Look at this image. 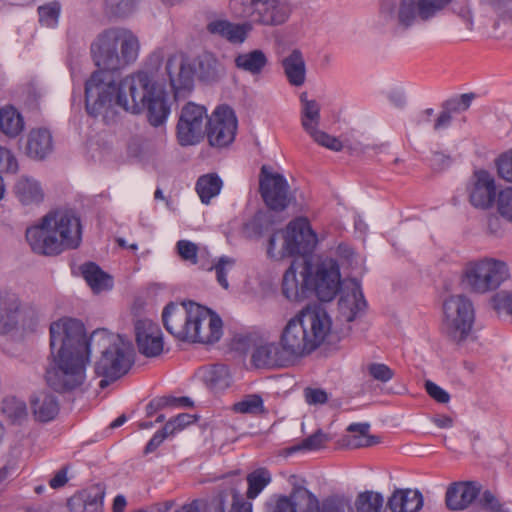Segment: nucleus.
Masks as SVG:
<instances>
[{
	"label": "nucleus",
	"mask_w": 512,
	"mask_h": 512,
	"mask_svg": "<svg viewBox=\"0 0 512 512\" xmlns=\"http://www.w3.org/2000/svg\"><path fill=\"white\" fill-rule=\"evenodd\" d=\"M139 50L138 37L122 27L106 29L92 41L90 54L98 69L85 82V107L89 115L107 118L111 114L112 97L120 87L114 72L134 63Z\"/></svg>",
	"instance_id": "obj_1"
},
{
	"label": "nucleus",
	"mask_w": 512,
	"mask_h": 512,
	"mask_svg": "<svg viewBox=\"0 0 512 512\" xmlns=\"http://www.w3.org/2000/svg\"><path fill=\"white\" fill-rule=\"evenodd\" d=\"M115 107L132 114L146 109L148 121L154 127L164 124L170 114L166 92L145 71H137L120 80L119 91L112 97L111 114L104 120L114 116Z\"/></svg>",
	"instance_id": "obj_2"
},
{
	"label": "nucleus",
	"mask_w": 512,
	"mask_h": 512,
	"mask_svg": "<svg viewBox=\"0 0 512 512\" xmlns=\"http://www.w3.org/2000/svg\"><path fill=\"white\" fill-rule=\"evenodd\" d=\"M31 249L41 255H57L77 248L82 239L80 218L70 209H56L26 230Z\"/></svg>",
	"instance_id": "obj_3"
},
{
	"label": "nucleus",
	"mask_w": 512,
	"mask_h": 512,
	"mask_svg": "<svg viewBox=\"0 0 512 512\" xmlns=\"http://www.w3.org/2000/svg\"><path fill=\"white\" fill-rule=\"evenodd\" d=\"M331 331V319L320 306H307L293 316L280 333V343L293 363L315 351Z\"/></svg>",
	"instance_id": "obj_4"
},
{
	"label": "nucleus",
	"mask_w": 512,
	"mask_h": 512,
	"mask_svg": "<svg viewBox=\"0 0 512 512\" xmlns=\"http://www.w3.org/2000/svg\"><path fill=\"white\" fill-rule=\"evenodd\" d=\"M93 351L101 353L94 366L95 374L103 378L101 388L125 375L133 363L131 342L106 329H97L90 335L89 354Z\"/></svg>",
	"instance_id": "obj_5"
},
{
	"label": "nucleus",
	"mask_w": 512,
	"mask_h": 512,
	"mask_svg": "<svg viewBox=\"0 0 512 512\" xmlns=\"http://www.w3.org/2000/svg\"><path fill=\"white\" fill-rule=\"evenodd\" d=\"M318 243L316 233L305 217L291 221L286 230L273 233L267 246V255L274 260H282L294 255H307L314 251Z\"/></svg>",
	"instance_id": "obj_6"
},
{
	"label": "nucleus",
	"mask_w": 512,
	"mask_h": 512,
	"mask_svg": "<svg viewBox=\"0 0 512 512\" xmlns=\"http://www.w3.org/2000/svg\"><path fill=\"white\" fill-rule=\"evenodd\" d=\"M453 0H383L380 14L399 28L408 29L419 22H428L441 14Z\"/></svg>",
	"instance_id": "obj_7"
},
{
	"label": "nucleus",
	"mask_w": 512,
	"mask_h": 512,
	"mask_svg": "<svg viewBox=\"0 0 512 512\" xmlns=\"http://www.w3.org/2000/svg\"><path fill=\"white\" fill-rule=\"evenodd\" d=\"M510 277L506 262L493 257L468 261L461 273V283L474 294H487L497 290Z\"/></svg>",
	"instance_id": "obj_8"
},
{
	"label": "nucleus",
	"mask_w": 512,
	"mask_h": 512,
	"mask_svg": "<svg viewBox=\"0 0 512 512\" xmlns=\"http://www.w3.org/2000/svg\"><path fill=\"white\" fill-rule=\"evenodd\" d=\"M89 354H51L46 369L47 384L58 392H68L83 385Z\"/></svg>",
	"instance_id": "obj_9"
},
{
	"label": "nucleus",
	"mask_w": 512,
	"mask_h": 512,
	"mask_svg": "<svg viewBox=\"0 0 512 512\" xmlns=\"http://www.w3.org/2000/svg\"><path fill=\"white\" fill-rule=\"evenodd\" d=\"M229 8L234 17L265 26L283 24L291 12L282 0H230Z\"/></svg>",
	"instance_id": "obj_10"
},
{
	"label": "nucleus",
	"mask_w": 512,
	"mask_h": 512,
	"mask_svg": "<svg viewBox=\"0 0 512 512\" xmlns=\"http://www.w3.org/2000/svg\"><path fill=\"white\" fill-rule=\"evenodd\" d=\"M51 354H89L90 337L82 321L62 317L50 324Z\"/></svg>",
	"instance_id": "obj_11"
},
{
	"label": "nucleus",
	"mask_w": 512,
	"mask_h": 512,
	"mask_svg": "<svg viewBox=\"0 0 512 512\" xmlns=\"http://www.w3.org/2000/svg\"><path fill=\"white\" fill-rule=\"evenodd\" d=\"M475 319L472 301L465 295H452L443 302V332L454 342L465 340Z\"/></svg>",
	"instance_id": "obj_12"
},
{
	"label": "nucleus",
	"mask_w": 512,
	"mask_h": 512,
	"mask_svg": "<svg viewBox=\"0 0 512 512\" xmlns=\"http://www.w3.org/2000/svg\"><path fill=\"white\" fill-rule=\"evenodd\" d=\"M38 322L36 311L26 305L20 297L8 290L0 292V336L18 328L33 330Z\"/></svg>",
	"instance_id": "obj_13"
},
{
	"label": "nucleus",
	"mask_w": 512,
	"mask_h": 512,
	"mask_svg": "<svg viewBox=\"0 0 512 512\" xmlns=\"http://www.w3.org/2000/svg\"><path fill=\"white\" fill-rule=\"evenodd\" d=\"M238 128L234 110L227 106H218L207 119L206 136L210 146L225 148L232 144Z\"/></svg>",
	"instance_id": "obj_14"
},
{
	"label": "nucleus",
	"mask_w": 512,
	"mask_h": 512,
	"mask_svg": "<svg viewBox=\"0 0 512 512\" xmlns=\"http://www.w3.org/2000/svg\"><path fill=\"white\" fill-rule=\"evenodd\" d=\"M261 196L271 210L283 211L294 199L285 177L263 165L259 176Z\"/></svg>",
	"instance_id": "obj_15"
},
{
	"label": "nucleus",
	"mask_w": 512,
	"mask_h": 512,
	"mask_svg": "<svg viewBox=\"0 0 512 512\" xmlns=\"http://www.w3.org/2000/svg\"><path fill=\"white\" fill-rule=\"evenodd\" d=\"M193 313L186 341L210 344L217 342L222 336V320L210 309L198 305Z\"/></svg>",
	"instance_id": "obj_16"
},
{
	"label": "nucleus",
	"mask_w": 512,
	"mask_h": 512,
	"mask_svg": "<svg viewBox=\"0 0 512 512\" xmlns=\"http://www.w3.org/2000/svg\"><path fill=\"white\" fill-rule=\"evenodd\" d=\"M311 294L315 293L320 301H331L340 288V271L337 262L325 259L311 269Z\"/></svg>",
	"instance_id": "obj_17"
},
{
	"label": "nucleus",
	"mask_w": 512,
	"mask_h": 512,
	"mask_svg": "<svg viewBox=\"0 0 512 512\" xmlns=\"http://www.w3.org/2000/svg\"><path fill=\"white\" fill-rule=\"evenodd\" d=\"M207 111L204 106L186 104L181 111L177 124V139L181 146L195 145L204 135V120Z\"/></svg>",
	"instance_id": "obj_18"
},
{
	"label": "nucleus",
	"mask_w": 512,
	"mask_h": 512,
	"mask_svg": "<svg viewBox=\"0 0 512 512\" xmlns=\"http://www.w3.org/2000/svg\"><path fill=\"white\" fill-rule=\"evenodd\" d=\"M311 264L294 260L283 276L282 292L290 301H302L311 294Z\"/></svg>",
	"instance_id": "obj_19"
},
{
	"label": "nucleus",
	"mask_w": 512,
	"mask_h": 512,
	"mask_svg": "<svg viewBox=\"0 0 512 512\" xmlns=\"http://www.w3.org/2000/svg\"><path fill=\"white\" fill-rule=\"evenodd\" d=\"M302 103L301 124L303 129L319 145L333 151H340L343 147L341 141L324 131L318 129L320 124V105L315 100H308L306 94L300 97Z\"/></svg>",
	"instance_id": "obj_20"
},
{
	"label": "nucleus",
	"mask_w": 512,
	"mask_h": 512,
	"mask_svg": "<svg viewBox=\"0 0 512 512\" xmlns=\"http://www.w3.org/2000/svg\"><path fill=\"white\" fill-rule=\"evenodd\" d=\"M198 305L192 301L168 304L162 313L165 329L178 340L186 341Z\"/></svg>",
	"instance_id": "obj_21"
},
{
	"label": "nucleus",
	"mask_w": 512,
	"mask_h": 512,
	"mask_svg": "<svg viewBox=\"0 0 512 512\" xmlns=\"http://www.w3.org/2000/svg\"><path fill=\"white\" fill-rule=\"evenodd\" d=\"M251 362L256 368H283L293 364L280 341H261L254 345Z\"/></svg>",
	"instance_id": "obj_22"
},
{
	"label": "nucleus",
	"mask_w": 512,
	"mask_h": 512,
	"mask_svg": "<svg viewBox=\"0 0 512 512\" xmlns=\"http://www.w3.org/2000/svg\"><path fill=\"white\" fill-rule=\"evenodd\" d=\"M138 350L146 357H156L163 351L162 331L158 324L150 319L136 320L134 324Z\"/></svg>",
	"instance_id": "obj_23"
},
{
	"label": "nucleus",
	"mask_w": 512,
	"mask_h": 512,
	"mask_svg": "<svg viewBox=\"0 0 512 512\" xmlns=\"http://www.w3.org/2000/svg\"><path fill=\"white\" fill-rule=\"evenodd\" d=\"M482 486L477 481H456L448 485L445 505L451 511L468 509L480 495Z\"/></svg>",
	"instance_id": "obj_24"
},
{
	"label": "nucleus",
	"mask_w": 512,
	"mask_h": 512,
	"mask_svg": "<svg viewBox=\"0 0 512 512\" xmlns=\"http://www.w3.org/2000/svg\"><path fill=\"white\" fill-rule=\"evenodd\" d=\"M241 480L231 483L229 488L219 493L212 501L211 509L216 512H252V500L241 493Z\"/></svg>",
	"instance_id": "obj_25"
},
{
	"label": "nucleus",
	"mask_w": 512,
	"mask_h": 512,
	"mask_svg": "<svg viewBox=\"0 0 512 512\" xmlns=\"http://www.w3.org/2000/svg\"><path fill=\"white\" fill-rule=\"evenodd\" d=\"M338 308L341 316L347 321H353L366 308V300L360 284L355 279L344 283L341 290Z\"/></svg>",
	"instance_id": "obj_26"
},
{
	"label": "nucleus",
	"mask_w": 512,
	"mask_h": 512,
	"mask_svg": "<svg viewBox=\"0 0 512 512\" xmlns=\"http://www.w3.org/2000/svg\"><path fill=\"white\" fill-rule=\"evenodd\" d=\"M496 187L494 178L484 170L474 173L473 181L469 187V198L477 208L489 207L495 199Z\"/></svg>",
	"instance_id": "obj_27"
},
{
	"label": "nucleus",
	"mask_w": 512,
	"mask_h": 512,
	"mask_svg": "<svg viewBox=\"0 0 512 512\" xmlns=\"http://www.w3.org/2000/svg\"><path fill=\"white\" fill-rule=\"evenodd\" d=\"M424 505V496L417 488H394L386 500L390 512H419Z\"/></svg>",
	"instance_id": "obj_28"
},
{
	"label": "nucleus",
	"mask_w": 512,
	"mask_h": 512,
	"mask_svg": "<svg viewBox=\"0 0 512 512\" xmlns=\"http://www.w3.org/2000/svg\"><path fill=\"white\" fill-rule=\"evenodd\" d=\"M291 486L290 497L295 512H320V502L315 494L306 487V480L297 475L288 478Z\"/></svg>",
	"instance_id": "obj_29"
},
{
	"label": "nucleus",
	"mask_w": 512,
	"mask_h": 512,
	"mask_svg": "<svg viewBox=\"0 0 512 512\" xmlns=\"http://www.w3.org/2000/svg\"><path fill=\"white\" fill-rule=\"evenodd\" d=\"M105 489L97 484L74 494L68 500V507L71 511L98 512L104 506Z\"/></svg>",
	"instance_id": "obj_30"
},
{
	"label": "nucleus",
	"mask_w": 512,
	"mask_h": 512,
	"mask_svg": "<svg viewBox=\"0 0 512 512\" xmlns=\"http://www.w3.org/2000/svg\"><path fill=\"white\" fill-rule=\"evenodd\" d=\"M166 71L174 89L180 90L191 87L194 72L183 55L174 54L170 56L166 64Z\"/></svg>",
	"instance_id": "obj_31"
},
{
	"label": "nucleus",
	"mask_w": 512,
	"mask_h": 512,
	"mask_svg": "<svg viewBox=\"0 0 512 512\" xmlns=\"http://www.w3.org/2000/svg\"><path fill=\"white\" fill-rule=\"evenodd\" d=\"M13 193L25 206H34L44 200V190L39 181L32 177L21 176L14 184Z\"/></svg>",
	"instance_id": "obj_32"
},
{
	"label": "nucleus",
	"mask_w": 512,
	"mask_h": 512,
	"mask_svg": "<svg viewBox=\"0 0 512 512\" xmlns=\"http://www.w3.org/2000/svg\"><path fill=\"white\" fill-rule=\"evenodd\" d=\"M30 409L34 419L38 422H49L59 413L57 398L47 392H40L30 400Z\"/></svg>",
	"instance_id": "obj_33"
},
{
	"label": "nucleus",
	"mask_w": 512,
	"mask_h": 512,
	"mask_svg": "<svg viewBox=\"0 0 512 512\" xmlns=\"http://www.w3.org/2000/svg\"><path fill=\"white\" fill-rule=\"evenodd\" d=\"M53 150V139L45 128L32 129L27 136L26 154L33 159H44Z\"/></svg>",
	"instance_id": "obj_34"
},
{
	"label": "nucleus",
	"mask_w": 512,
	"mask_h": 512,
	"mask_svg": "<svg viewBox=\"0 0 512 512\" xmlns=\"http://www.w3.org/2000/svg\"><path fill=\"white\" fill-rule=\"evenodd\" d=\"M281 65L290 85L300 87L305 83L306 64L300 50H292L281 60Z\"/></svg>",
	"instance_id": "obj_35"
},
{
	"label": "nucleus",
	"mask_w": 512,
	"mask_h": 512,
	"mask_svg": "<svg viewBox=\"0 0 512 512\" xmlns=\"http://www.w3.org/2000/svg\"><path fill=\"white\" fill-rule=\"evenodd\" d=\"M207 29L211 34L219 35L231 43H243L252 26L248 22L235 24L227 20H216L209 23Z\"/></svg>",
	"instance_id": "obj_36"
},
{
	"label": "nucleus",
	"mask_w": 512,
	"mask_h": 512,
	"mask_svg": "<svg viewBox=\"0 0 512 512\" xmlns=\"http://www.w3.org/2000/svg\"><path fill=\"white\" fill-rule=\"evenodd\" d=\"M25 123L20 112L12 105L0 108V132L14 139L24 130Z\"/></svg>",
	"instance_id": "obj_37"
},
{
	"label": "nucleus",
	"mask_w": 512,
	"mask_h": 512,
	"mask_svg": "<svg viewBox=\"0 0 512 512\" xmlns=\"http://www.w3.org/2000/svg\"><path fill=\"white\" fill-rule=\"evenodd\" d=\"M234 62L238 69L248 72L251 75H259L267 66L268 58L262 50L255 49L238 54Z\"/></svg>",
	"instance_id": "obj_38"
},
{
	"label": "nucleus",
	"mask_w": 512,
	"mask_h": 512,
	"mask_svg": "<svg viewBox=\"0 0 512 512\" xmlns=\"http://www.w3.org/2000/svg\"><path fill=\"white\" fill-rule=\"evenodd\" d=\"M82 275L94 293L109 290L113 286L112 278L95 263L84 264Z\"/></svg>",
	"instance_id": "obj_39"
},
{
	"label": "nucleus",
	"mask_w": 512,
	"mask_h": 512,
	"mask_svg": "<svg viewBox=\"0 0 512 512\" xmlns=\"http://www.w3.org/2000/svg\"><path fill=\"white\" fill-rule=\"evenodd\" d=\"M222 187V179L216 173H208L198 178L195 189L201 202L209 204L211 199L220 193Z\"/></svg>",
	"instance_id": "obj_40"
},
{
	"label": "nucleus",
	"mask_w": 512,
	"mask_h": 512,
	"mask_svg": "<svg viewBox=\"0 0 512 512\" xmlns=\"http://www.w3.org/2000/svg\"><path fill=\"white\" fill-rule=\"evenodd\" d=\"M385 498L381 492L365 490L358 493L354 506L356 512H382Z\"/></svg>",
	"instance_id": "obj_41"
},
{
	"label": "nucleus",
	"mask_w": 512,
	"mask_h": 512,
	"mask_svg": "<svg viewBox=\"0 0 512 512\" xmlns=\"http://www.w3.org/2000/svg\"><path fill=\"white\" fill-rule=\"evenodd\" d=\"M203 379L208 387L213 390H222L229 387L231 376L229 369L224 364H215L204 371Z\"/></svg>",
	"instance_id": "obj_42"
},
{
	"label": "nucleus",
	"mask_w": 512,
	"mask_h": 512,
	"mask_svg": "<svg viewBox=\"0 0 512 512\" xmlns=\"http://www.w3.org/2000/svg\"><path fill=\"white\" fill-rule=\"evenodd\" d=\"M1 411L9 421L17 424H21L28 416L25 402L16 397L5 398L2 402Z\"/></svg>",
	"instance_id": "obj_43"
},
{
	"label": "nucleus",
	"mask_w": 512,
	"mask_h": 512,
	"mask_svg": "<svg viewBox=\"0 0 512 512\" xmlns=\"http://www.w3.org/2000/svg\"><path fill=\"white\" fill-rule=\"evenodd\" d=\"M246 480L248 484L247 497L255 499L270 484L272 476L268 469L258 468L249 473Z\"/></svg>",
	"instance_id": "obj_44"
},
{
	"label": "nucleus",
	"mask_w": 512,
	"mask_h": 512,
	"mask_svg": "<svg viewBox=\"0 0 512 512\" xmlns=\"http://www.w3.org/2000/svg\"><path fill=\"white\" fill-rule=\"evenodd\" d=\"M232 410L236 413L254 416L266 412L264 401L259 394L245 395L240 401L233 404Z\"/></svg>",
	"instance_id": "obj_45"
},
{
	"label": "nucleus",
	"mask_w": 512,
	"mask_h": 512,
	"mask_svg": "<svg viewBox=\"0 0 512 512\" xmlns=\"http://www.w3.org/2000/svg\"><path fill=\"white\" fill-rule=\"evenodd\" d=\"M370 425L368 423H352L348 426L347 430L355 433L348 444L352 447H369L377 443L375 436L369 435Z\"/></svg>",
	"instance_id": "obj_46"
},
{
	"label": "nucleus",
	"mask_w": 512,
	"mask_h": 512,
	"mask_svg": "<svg viewBox=\"0 0 512 512\" xmlns=\"http://www.w3.org/2000/svg\"><path fill=\"white\" fill-rule=\"evenodd\" d=\"M329 440L330 438L327 434L318 430L314 434L303 439L301 443L291 446L288 449V452L296 453L299 451H315L324 447Z\"/></svg>",
	"instance_id": "obj_47"
},
{
	"label": "nucleus",
	"mask_w": 512,
	"mask_h": 512,
	"mask_svg": "<svg viewBox=\"0 0 512 512\" xmlns=\"http://www.w3.org/2000/svg\"><path fill=\"white\" fill-rule=\"evenodd\" d=\"M351 509V497L345 494H331L320 504V512H345Z\"/></svg>",
	"instance_id": "obj_48"
},
{
	"label": "nucleus",
	"mask_w": 512,
	"mask_h": 512,
	"mask_svg": "<svg viewBox=\"0 0 512 512\" xmlns=\"http://www.w3.org/2000/svg\"><path fill=\"white\" fill-rule=\"evenodd\" d=\"M61 5L58 1H52L38 7L39 21L42 26L54 28L58 24Z\"/></svg>",
	"instance_id": "obj_49"
},
{
	"label": "nucleus",
	"mask_w": 512,
	"mask_h": 512,
	"mask_svg": "<svg viewBox=\"0 0 512 512\" xmlns=\"http://www.w3.org/2000/svg\"><path fill=\"white\" fill-rule=\"evenodd\" d=\"M235 259L229 256H221L209 270H214L218 284L224 288H229V282L227 279L228 273L235 266Z\"/></svg>",
	"instance_id": "obj_50"
},
{
	"label": "nucleus",
	"mask_w": 512,
	"mask_h": 512,
	"mask_svg": "<svg viewBox=\"0 0 512 512\" xmlns=\"http://www.w3.org/2000/svg\"><path fill=\"white\" fill-rule=\"evenodd\" d=\"M492 28L496 38L512 37V5L501 17L494 19Z\"/></svg>",
	"instance_id": "obj_51"
},
{
	"label": "nucleus",
	"mask_w": 512,
	"mask_h": 512,
	"mask_svg": "<svg viewBox=\"0 0 512 512\" xmlns=\"http://www.w3.org/2000/svg\"><path fill=\"white\" fill-rule=\"evenodd\" d=\"M366 372L375 381L389 382L395 375L394 371L384 363L373 362L366 366Z\"/></svg>",
	"instance_id": "obj_52"
},
{
	"label": "nucleus",
	"mask_w": 512,
	"mask_h": 512,
	"mask_svg": "<svg viewBox=\"0 0 512 512\" xmlns=\"http://www.w3.org/2000/svg\"><path fill=\"white\" fill-rule=\"evenodd\" d=\"M453 11L464 22L468 30L473 29L474 15L470 0H455Z\"/></svg>",
	"instance_id": "obj_53"
},
{
	"label": "nucleus",
	"mask_w": 512,
	"mask_h": 512,
	"mask_svg": "<svg viewBox=\"0 0 512 512\" xmlns=\"http://www.w3.org/2000/svg\"><path fill=\"white\" fill-rule=\"evenodd\" d=\"M496 203L498 213L506 220L512 222V188L501 190Z\"/></svg>",
	"instance_id": "obj_54"
},
{
	"label": "nucleus",
	"mask_w": 512,
	"mask_h": 512,
	"mask_svg": "<svg viewBox=\"0 0 512 512\" xmlns=\"http://www.w3.org/2000/svg\"><path fill=\"white\" fill-rule=\"evenodd\" d=\"M195 421H196L195 416L188 414V413H181L166 422L165 430L167 432H170V434L174 435L177 432L183 430L188 425L194 423Z\"/></svg>",
	"instance_id": "obj_55"
},
{
	"label": "nucleus",
	"mask_w": 512,
	"mask_h": 512,
	"mask_svg": "<svg viewBox=\"0 0 512 512\" xmlns=\"http://www.w3.org/2000/svg\"><path fill=\"white\" fill-rule=\"evenodd\" d=\"M18 162L14 154L0 145V173H16Z\"/></svg>",
	"instance_id": "obj_56"
},
{
	"label": "nucleus",
	"mask_w": 512,
	"mask_h": 512,
	"mask_svg": "<svg viewBox=\"0 0 512 512\" xmlns=\"http://www.w3.org/2000/svg\"><path fill=\"white\" fill-rule=\"evenodd\" d=\"M479 496V503L483 509L491 512H501L502 504L496 493L491 490H484L482 493L480 492Z\"/></svg>",
	"instance_id": "obj_57"
},
{
	"label": "nucleus",
	"mask_w": 512,
	"mask_h": 512,
	"mask_svg": "<svg viewBox=\"0 0 512 512\" xmlns=\"http://www.w3.org/2000/svg\"><path fill=\"white\" fill-rule=\"evenodd\" d=\"M492 305L497 312L512 315V294L506 291L495 294L492 298Z\"/></svg>",
	"instance_id": "obj_58"
},
{
	"label": "nucleus",
	"mask_w": 512,
	"mask_h": 512,
	"mask_svg": "<svg viewBox=\"0 0 512 512\" xmlns=\"http://www.w3.org/2000/svg\"><path fill=\"white\" fill-rule=\"evenodd\" d=\"M177 250L182 259L190 261L193 264L197 263V246L191 241L180 240L177 242Z\"/></svg>",
	"instance_id": "obj_59"
},
{
	"label": "nucleus",
	"mask_w": 512,
	"mask_h": 512,
	"mask_svg": "<svg viewBox=\"0 0 512 512\" xmlns=\"http://www.w3.org/2000/svg\"><path fill=\"white\" fill-rule=\"evenodd\" d=\"M497 168L501 178L512 182V149L499 158Z\"/></svg>",
	"instance_id": "obj_60"
},
{
	"label": "nucleus",
	"mask_w": 512,
	"mask_h": 512,
	"mask_svg": "<svg viewBox=\"0 0 512 512\" xmlns=\"http://www.w3.org/2000/svg\"><path fill=\"white\" fill-rule=\"evenodd\" d=\"M425 389L427 394L439 403H448L450 400L448 392L430 380L425 382Z\"/></svg>",
	"instance_id": "obj_61"
},
{
	"label": "nucleus",
	"mask_w": 512,
	"mask_h": 512,
	"mask_svg": "<svg viewBox=\"0 0 512 512\" xmlns=\"http://www.w3.org/2000/svg\"><path fill=\"white\" fill-rule=\"evenodd\" d=\"M273 512H295L290 494L275 495L271 498Z\"/></svg>",
	"instance_id": "obj_62"
},
{
	"label": "nucleus",
	"mask_w": 512,
	"mask_h": 512,
	"mask_svg": "<svg viewBox=\"0 0 512 512\" xmlns=\"http://www.w3.org/2000/svg\"><path fill=\"white\" fill-rule=\"evenodd\" d=\"M304 396L306 402L310 405L324 404L328 400L327 393L318 388H306Z\"/></svg>",
	"instance_id": "obj_63"
},
{
	"label": "nucleus",
	"mask_w": 512,
	"mask_h": 512,
	"mask_svg": "<svg viewBox=\"0 0 512 512\" xmlns=\"http://www.w3.org/2000/svg\"><path fill=\"white\" fill-rule=\"evenodd\" d=\"M473 99H474V94H472V93L462 94L457 99H453V100L449 101L448 105H449L451 111L461 112V111L467 110L470 107Z\"/></svg>",
	"instance_id": "obj_64"
}]
</instances>
